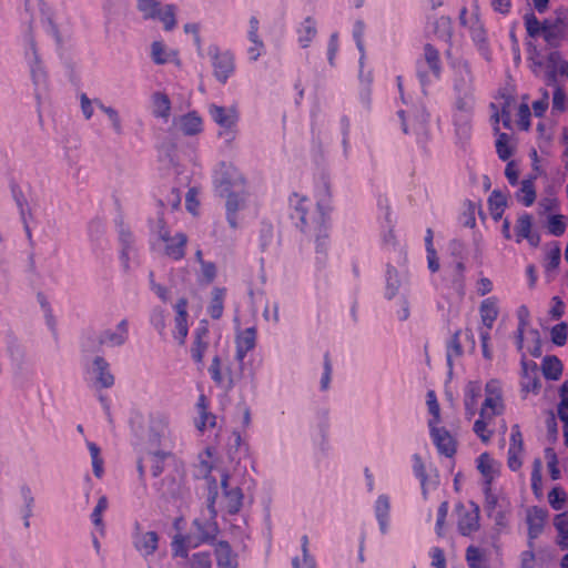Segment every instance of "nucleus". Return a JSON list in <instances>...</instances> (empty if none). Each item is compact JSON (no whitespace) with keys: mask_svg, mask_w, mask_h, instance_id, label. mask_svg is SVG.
<instances>
[{"mask_svg":"<svg viewBox=\"0 0 568 568\" xmlns=\"http://www.w3.org/2000/svg\"><path fill=\"white\" fill-rule=\"evenodd\" d=\"M329 197V195H327ZM290 205L293 207L292 217L298 220V226L305 234L314 235L317 260L323 262L326 257L328 241L329 199L323 197L317 201L316 209L310 210L308 197L293 193L290 197Z\"/></svg>","mask_w":568,"mask_h":568,"instance_id":"1","label":"nucleus"},{"mask_svg":"<svg viewBox=\"0 0 568 568\" xmlns=\"http://www.w3.org/2000/svg\"><path fill=\"white\" fill-rule=\"evenodd\" d=\"M214 184L219 194L226 197V220L232 229H236V213L246 200V181L233 164L223 162L214 173Z\"/></svg>","mask_w":568,"mask_h":568,"instance_id":"2","label":"nucleus"},{"mask_svg":"<svg viewBox=\"0 0 568 568\" xmlns=\"http://www.w3.org/2000/svg\"><path fill=\"white\" fill-rule=\"evenodd\" d=\"M503 386L499 379H489L485 385V398L479 408V417L475 420L473 430L485 444L489 443L494 430L488 425L497 416L505 413Z\"/></svg>","mask_w":568,"mask_h":568,"instance_id":"3","label":"nucleus"},{"mask_svg":"<svg viewBox=\"0 0 568 568\" xmlns=\"http://www.w3.org/2000/svg\"><path fill=\"white\" fill-rule=\"evenodd\" d=\"M136 7L144 20H159L165 31L175 28L176 7L174 4L162 6L158 0H136Z\"/></svg>","mask_w":568,"mask_h":568,"instance_id":"4","label":"nucleus"},{"mask_svg":"<svg viewBox=\"0 0 568 568\" xmlns=\"http://www.w3.org/2000/svg\"><path fill=\"white\" fill-rule=\"evenodd\" d=\"M456 526L464 537H470L480 529V508L473 500L455 505Z\"/></svg>","mask_w":568,"mask_h":568,"instance_id":"5","label":"nucleus"},{"mask_svg":"<svg viewBox=\"0 0 568 568\" xmlns=\"http://www.w3.org/2000/svg\"><path fill=\"white\" fill-rule=\"evenodd\" d=\"M416 71L422 85H427L433 80L440 79V54L439 51L433 44H425L423 57L416 61Z\"/></svg>","mask_w":568,"mask_h":568,"instance_id":"6","label":"nucleus"},{"mask_svg":"<svg viewBox=\"0 0 568 568\" xmlns=\"http://www.w3.org/2000/svg\"><path fill=\"white\" fill-rule=\"evenodd\" d=\"M207 53L212 60L214 77L219 82L225 84L235 71L233 53L230 51H221L216 45H210Z\"/></svg>","mask_w":568,"mask_h":568,"instance_id":"7","label":"nucleus"},{"mask_svg":"<svg viewBox=\"0 0 568 568\" xmlns=\"http://www.w3.org/2000/svg\"><path fill=\"white\" fill-rule=\"evenodd\" d=\"M217 497V493L214 491L209 497L207 510L210 513L209 519H195L194 526L197 530L196 542L202 544H211L215 540L219 534V526L215 520L216 518V509H215V500Z\"/></svg>","mask_w":568,"mask_h":568,"instance_id":"8","label":"nucleus"},{"mask_svg":"<svg viewBox=\"0 0 568 568\" xmlns=\"http://www.w3.org/2000/svg\"><path fill=\"white\" fill-rule=\"evenodd\" d=\"M149 437L153 444L173 447L170 418L166 414L156 412L150 415Z\"/></svg>","mask_w":568,"mask_h":568,"instance_id":"9","label":"nucleus"},{"mask_svg":"<svg viewBox=\"0 0 568 568\" xmlns=\"http://www.w3.org/2000/svg\"><path fill=\"white\" fill-rule=\"evenodd\" d=\"M209 113L213 121L221 128L219 134L226 135L227 140L234 138L239 113L235 108H224L216 104L209 106Z\"/></svg>","mask_w":568,"mask_h":568,"instance_id":"10","label":"nucleus"},{"mask_svg":"<svg viewBox=\"0 0 568 568\" xmlns=\"http://www.w3.org/2000/svg\"><path fill=\"white\" fill-rule=\"evenodd\" d=\"M159 237L164 243V254L173 261H181L185 256L187 236L183 232L174 235L163 225L159 230Z\"/></svg>","mask_w":568,"mask_h":568,"instance_id":"11","label":"nucleus"},{"mask_svg":"<svg viewBox=\"0 0 568 568\" xmlns=\"http://www.w3.org/2000/svg\"><path fill=\"white\" fill-rule=\"evenodd\" d=\"M430 439L439 455L453 458L457 452V439L439 424L428 427Z\"/></svg>","mask_w":568,"mask_h":568,"instance_id":"12","label":"nucleus"},{"mask_svg":"<svg viewBox=\"0 0 568 568\" xmlns=\"http://www.w3.org/2000/svg\"><path fill=\"white\" fill-rule=\"evenodd\" d=\"M132 542L135 550L144 558L152 556L159 547V535L155 531H142L140 524H135L132 535Z\"/></svg>","mask_w":568,"mask_h":568,"instance_id":"13","label":"nucleus"},{"mask_svg":"<svg viewBox=\"0 0 568 568\" xmlns=\"http://www.w3.org/2000/svg\"><path fill=\"white\" fill-rule=\"evenodd\" d=\"M229 474H223L221 477V487L223 490V508L230 515L237 514L243 506L244 495L240 487H231L229 484Z\"/></svg>","mask_w":568,"mask_h":568,"instance_id":"14","label":"nucleus"},{"mask_svg":"<svg viewBox=\"0 0 568 568\" xmlns=\"http://www.w3.org/2000/svg\"><path fill=\"white\" fill-rule=\"evenodd\" d=\"M524 438L518 424L513 425L508 448V467L513 471L520 469L523 465Z\"/></svg>","mask_w":568,"mask_h":568,"instance_id":"15","label":"nucleus"},{"mask_svg":"<svg viewBox=\"0 0 568 568\" xmlns=\"http://www.w3.org/2000/svg\"><path fill=\"white\" fill-rule=\"evenodd\" d=\"M548 511L544 508L534 506L527 510L528 526V546L534 547V540L537 539L544 530Z\"/></svg>","mask_w":568,"mask_h":568,"instance_id":"16","label":"nucleus"},{"mask_svg":"<svg viewBox=\"0 0 568 568\" xmlns=\"http://www.w3.org/2000/svg\"><path fill=\"white\" fill-rule=\"evenodd\" d=\"M480 326L478 329L487 328L490 333L499 315V300L496 296L484 298L479 305Z\"/></svg>","mask_w":568,"mask_h":568,"instance_id":"17","label":"nucleus"},{"mask_svg":"<svg viewBox=\"0 0 568 568\" xmlns=\"http://www.w3.org/2000/svg\"><path fill=\"white\" fill-rule=\"evenodd\" d=\"M129 338V323L122 320L114 329H105L99 336V345L106 347H119L125 344Z\"/></svg>","mask_w":568,"mask_h":568,"instance_id":"18","label":"nucleus"},{"mask_svg":"<svg viewBox=\"0 0 568 568\" xmlns=\"http://www.w3.org/2000/svg\"><path fill=\"white\" fill-rule=\"evenodd\" d=\"M256 328L247 327L237 333L235 338V358L242 365L247 353L256 345Z\"/></svg>","mask_w":568,"mask_h":568,"instance_id":"19","label":"nucleus"},{"mask_svg":"<svg viewBox=\"0 0 568 568\" xmlns=\"http://www.w3.org/2000/svg\"><path fill=\"white\" fill-rule=\"evenodd\" d=\"M568 34V27L562 19H556L550 22L548 20L544 21V40L545 42L552 47L557 48L560 45L561 41L566 39Z\"/></svg>","mask_w":568,"mask_h":568,"instance_id":"20","label":"nucleus"},{"mask_svg":"<svg viewBox=\"0 0 568 568\" xmlns=\"http://www.w3.org/2000/svg\"><path fill=\"white\" fill-rule=\"evenodd\" d=\"M209 348V329L199 326L194 332V341L191 346V357L200 369L204 366V355Z\"/></svg>","mask_w":568,"mask_h":568,"instance_id":"21","label":"nucleus"},{"mask_svg":"<svg viewBox=\"0 0 568 568\" xmlns=\"http://www.w3.org/2000/svg\"><path fill=\"white\" fill-rule=\"evenodd\" d=\"M516 242L520 243L527 240L531 246H537L540 242V236L532 233V217L529 213H523L518 216L515 225Z\"/></svg>","mask_w":568,"mask_h":568,"instance_id":"22","label":"nucleus"},{"mask_svg":"<svg viewBox=\"0 0 568 568\" xmlns=\"http://www.w3.org/2000/svg\"><path fill=\"white\" fill-rule=\"evenodd\" d=\"M27 40L33 55V60L30 62V72L33 84L36 87V92H38L42 87L44 88L47 84V73L39 60L36 41L31 31L28 33ZM39 93H37V95Z\"/></svg>","mask_w":568,"mask_h":568,"instance_id":"23","label":"nucleus"},{"mask_svg":"<svg viewBox=\"0 0 568 568\" xmlns=\"http://www.w3.org/2000/svg\"><path fill=\"white\" fill-rule=\"evenodd\" d=\"M209 374L216 386L226 390L232 389L235 384V377L231 371L227 369L226 373L222 372L221 358L219 355H215L212 358V363L209 367Z\"/></svg>","mask_w":568,"mask_h":568,"instance_id":"24","label":"nucleus"},{"mask_svg":"<svg viewBox=\"0 0 568 568\" xmlns=\"http://www.w3.org/2000/svg\"><path fill=\"white\" fill-rule=\"evenodd\" d=\"M196 409L199 417L195 420L196 428L203 433L207 428L216 425V416L209 410V400L205 395L201 394L197 398Z\"/></svg>","mask_w":568,"mask_h":568,"instance_id":"25","label":"nucleus"},{"mask_svg":"<svg viewBox=\"0 0 568 568\" xmlns=\"http://www.w3.org/2000/svg\"><path fill=\"white\" fill-rule=\"evenodd\" d=\"M120 262L125 272L130 270V255L133 252L134 239L129 229L121 223L119 226Z\"/></svg>","mask_w":568,"mask_h":568,"instance_id":"26","label":"nucleus"},{"mask_svg":"<svg viewBox=\"0 0 568 568\" xmlns=\"http://www.w3.org/2000/svg\"><path fill=\"white\" fill-rule=\"evenodd\" d=\"M93 374L100 387L110 388L114 385V376L110 371V364L102 356L93 359Z\"/></svg>","mask_w":568,"mask_h":568,"instance_id":"27","label":"nucleus"},{"mask_svg":"<svg viewBox=\"0 0 568 568\" xmlns=\"http://www.w3.org/2000/svg\"><path fill=\"white\" fill-rule=\"evenodd\" d=\"M523 368V390L526 393H537L540 388V383L536 377L537 364L535 362H527L525 355L521 358Z\"/></svg>","mask_w":568,"mask_h":568,"instance_id":"28","label":"nucleus"},{"mask_svg":"<svg viewBox=\"0 0 568 568\" xmlns=\"http://www.w3.org/2000/svg\"><path fill=\"white\" fill-rule=\"evenodd\" d=\"M219 568H239L237 555L233 552L227 541H220L215 548Z\"/></svg>","mask_w":568,"mask_h":568,"instance_id":"29","label":"nucleus"},{"mask_svg":"<svg viewBox=\"0 0 568 568\" xmlns=\"http://www.w3.org/2000/svg\"><path fill=\"white\" fill-rule=\"evenodd\" d=\"M180 131L184 135H196L203 131L202 118L195 111H191L179 119Z\"/></svg>","mask_w":568,"mask_h":568,"instance_id":"30","label":"nucleus"},{"mask_svg":"<svg viewBox=\"0 0 568 568\" xmlns=\"http://www.w3.org/2000/svg\"><path fill=\"white\" fill-rule=\"evenodd\" d=\"M480 396V385L477 382H469L464 394L465 413L469 419L474 417L477 412V400Z\"/></svg>","mask_w":568,"mask_h":568,"instance_id":"31","label":"nucleus"},{"mask_svg":"<svg viewBox=\"0 0 568 568\" xmlns=\"http://www.w3.org/2000/svg\"><path fill=\"white\" fill-rule=\"evenodd\" d=\"M297 41L302 48H308L317 34L316 21L312 17H306L296 29Z\"/></svg>","mask_w":568,"mask_h":568,"instance_id":"32","label":"nucleus"},{"mask_svg":"<svg viewBox=\"0 0 568 568\" xmlns=\"http://www.w3.org/2000/svg\"><path fill=\"white\" fill-rule=\"evenodd\" d=\"M226 297L225 287H214L211 292V301L207 305L206 312L213 320H220L224 311V301Z\"/></svg>","mask_w":568,"mask_h":568,"instance_id":"33","label":"nucleus"},{"mask_svg":"<svg viewBox=\"0 0 568 568\" xmlns=\"http://www.w3.org/2000/svg\"><path fill=\"white\" fill-rule=\"evenodd\" d=\"M375 516L382 534H386L389 523L390 503L386 495H379L374 506Z\"/></svg>","mask_w":568,"mask_h":568,"instance_id":"34","label":"nucleus"},{"mask_svg":"<svg viewBox=\"0 0 568 568\" xmlns=\"http://www.w3.org/2000/svg\"><path fill=\"white\" fill-rule=\"evenodd\" d=\"M477 469L480 471L485 479V484L487 489L489 487L496 476L495 460L490 457L488 453H483L477 458Z\"/></svg>","mask_w":568,"mask_h":568,"instance_id":"35","label":"nucleus"},{"mask_svg":"<svg viewBox=\"0 0 568 568\" xmlns=\"http://www.w3.org/2000/svg\"><path fill=\"white\" fill-rule=\"evenodd\" d=\"M199 544L193 540L191 536L175 535L171 547L173 557H181L186 559L189 557V550L197 547Z\"/></svg>","mask_w":568,"mask_h":568,"instance_id":"36","label":"nucleus"},{"mask_svg":"<svg viewBox=\"0 0 568 568\" xmlns=\"http://www.w3.org/2000/svg\"><path fill=\"white\" fill-rule=\"evenodd\" d=\"M153 115L168 121L171 114V101L168 94L155 92L152 94Z\"/></svg>","mask_w":568,"mask_h":568,"instance_id":"37","label":"nucleus"},{"mask_svg":"<svg viewBox=\"0 0 568 568\" xmlns=\"http://www.w3.org/2000/svg\"><path fill=\"white\" fill-rule=\"evenodd\" d=\"M506 206V196L499 191H493L488 197V209L494 221H499L503 217Z\"/></svg>","mask_w":568,"mask_h":568,"instance_id":"38","label":"nucleus"},{"mask_svg":"<svg viewBox=\"0 0 568 568\" xmlns=\"http://www.w3.org/2000/svg\"><path fill=\"white\" fill-rule=\"evenodd\" d=\"M541 368L545 378L557 381L562 373V363L558 357L548 355L544 357Z\"/></svg>","mask_w":568,"mask_h":568,"instance_id":"39","label":"nucleus"},{"mask_svg":"<svg viewBox=\"0 0 568 568\" xmlns=\"http://www.w3.org/2000/svg\"><path fill=\"white\" fill-rule=\"evenodd\" d=\"M486 510L488 516L495 520L496 525L504 526L506 524L508 511L506 509H503L501 506L498 505L497 496H487Z\"/></svg>","mask_w":568,"mask_h":568,"instance_id":"40","label":"nucleus"},{"mask_svg":"<svg viewBox=\"0 0 568 568\" xmlns=\"http://www.w3.org/2000/svg\"><path fill=\"white\" fill-rule=\"evenodd\" d=\"M308 542L307 535H303L301 538L302 559L298 557L293 558V568H316V561L308 551Z\"/></svg>","mask_w":568,"mask_h":568,"instance_id":"41","label":"nucleus"},{"mask_svg":"<svg viewBox=\"0 0 568 568\" xmlns=\"http://www.w3.org/2000/svg\"><path fill=\"white\" fill-rule=\"evenodd\" d=\"M516 199L524 206H531L536 200V189L531 180H524L516 193Z\"/></svg>","mask_w":568,"mask_h":568,"instance_id":"42","label":"nucleus"},{"mask_svg":"<svg viewBox=\"0 0 568 568\" xmlns=\"http://www.w3.org/2000/svg\"><path fill=\"white\" fill-rule=\"evenodd\" d=\"M217 275V267L214 262L207 261L200 265V271L196 274V282L201 286L210 285L214 282Z\"/></svg>","mask_w":568,"mask_h":568,"instance_id":"43","label":"nucleus"},{"mask_svg":"<svg viewBox=\"0 0 568 568\" xmlns=\"http://www.w3.org/2000/svg\"><path fill=\"white\" fill-rule=\"evenodd\" d=\"M495 145L498 158L501 161H508L514 153L511 136L504 132L498 133Z\"/></svg>","mask_w":568,"mask_h":568,"instance_id":"44","label":"nucleus"},{"mask_svg":"<svg viewBox=\"0 0 568 568\" xmlns=\"http://www.w3.org/2000/svg\"><path fill=\"white\" fill-rule=\"evenodd\" d=\"M108 507H109L108 498H106V496L103 495L98 499V503L91 514L92 524L101 532V535H103L104 530H105V526L103 523V514L108 509Z\"/></svg>","mask_w":568,"mask_h":568,"instance_id":"45","label":"nucleus"},{"mask_svg":"<svg viewBox=\"0 0 568 568\" xmlns=\"http://www.w3.org/2000/svg\"><path fill=\"white\" fill-rule=\"evenodd\" d=\"M168 460H175V456L170 450H156L152 454V475L160 476L164 470V464Z\"/></svg>","mask_w":568,"mask_h":568,"instance_id":"46","label":"nucleus"},{"mask_svg":"<svg viewBox=\"0 0 568 568\" xmlns=\"http://www.w3.org/2000/svg\"><path fill=\"white\" fill-rule=\"evenodd\" d=\"M465 557L469 568H487L486 557L480 548L473 545L467 547Z\"/></svg>","mask_w":568,"mask_h":568,"instance_id":"47","label":"nucleus"},{"mask_svg":"<svg viewBox=\"0 0 568 568\" xmlns=\"http://www.w3.org/2000/svg\"><path fill=\"white\" fill-rule=\"evenodd\" d=\"M471 116L473 114L456 113L454 112L453 121L456 133L463 138H468L471 130Z\"/></svg>","mask_w":568,"mask_h":568,"instance_id":"48","label":"nucleus"},{"mask_svg":"<svg viewBox=\"0 0 568 568\" xmlns=\"http://www.w3.org/2000/svg\"><path fill=\"white\" fill-rule=\"evenodd\" d=\"M87 447L91 456L93 474L95 477L101 478L104 470L100 447L93 442H87Z\"/></svg>","mask_w":568,"mask_h":568,"instance_id":"49","label":"nucleus"},{"mask_svg":"<svg viewBox=\"0 0 568 568\" xmlns=\"http://www.w3.org/2000/svg\"><path fill=\"white\" fill-rule=\"evenodd\" d=\"M186 559V568H212V557L209 551L194 552Z\"/></svg>","mask_w":568,"mask_h":568,"instance_id":"50","label":"nucleus"},{"mask_svg":"<svg viewBox=\"0 0 568 568\" xmlns=\"http://www.w3.org/2000/svg\"><path fill=\"white\" fill-rule=\"evenodd\" d=\"M413 471L416 478L419 479L424 498H427L428 477L426 474L425 465L418 455L414 456Z\"/></svg>","mask_w":568,"mask_h":568,"instance_id":"51","label":"nucleus"},{"mask_svg":"<svg viewBox=\"0 0 568 568\" xmlns=\"http://www.w3.org/2000/svg\"><path fill=\"white\" fill-rule=\"evenodd\" d=\"M427 407L432 417L428 419V427L440 423V407L434 390L427 393Z\"/></svg>","mask_w":568,"mask_h":568,"instance_id":"52","label":"nucleus"},{"mask_svg":"<svg viewBox=\"0 0 568 568\" xmlns=\"http://www.w3.org/2000/svg\"><path fill=\"white\" fill-rule=\"evenodd\" d=\"M524 22L529 37L537 38L540 34L544 36V22L541 23L534 12L526 13Z\"/></svg>","mask_w":568,"mask_h":568,"instance_id":"53","label":"nucleus"},{"mask_svg":"<svg viewBox=\"0 0 568 568\" xmlns=\"http://www.w3.org/2000/svg\"><path fill=\"white\" fill-rule=\"evenodd\" d=\"M434 32L438 38L449 41L453 34L450 18L445 16L439 17L435 21Z\"/></svg>","mask_w":568,"mask_h":568,"instance_id":"54","label":"nucleus"},{"mask_svg":"<svg viewBox=\"0 0 568 568\" xmlns=\"http://www.w3.org/2000/svg\"><path fill=\"white\" fill-rule=\"evenodd\" d=\"M459 334H460L459 331L455 332L447 344L446 357H447V364L449 367L453 366V358L459 357L463 354V347L460 345Z\"/></svg>","mask_w":568,"mask_h":568,"instance_id":"55","label":"nucleus"},{"mask_svg":"<svg viewBox=\"0 0 568 568\" xmlns=\"http://www.w3.org/2000/svg\"><path fill=\"white\" fill-rule=\"evenodd\" d=\"M151 57L156 64H164L171 61V53L166 51V48L162 41H154L152 43Z\"/></svg>","mask_w":568,"mask_h":568,"instance_id":"56","label":"nucleus"},{"mask_svg":"<svg viewBox=\"0 0 568 568\" xmlns=\"http://www.w3.org/2000/svg\"><path fill=\"white\" fill-rule=\"evenodd\" d=\"M364 33H365V24L362 20H357L353 27V38L355 40L356 47L361 52L359 62L363 64L365 58V49H364Z\"/></svg>","mask_w":568,"mask_h":568,"instance_id":"57","label":"nucleus"},{"mask_svg":"<svg viewBox=\"0 0 568 568\" xmlns=\"http://www.w3.org/2000/svg\"><path fill=\"white\" fill-rule=\"evenodd\" d=\"M548 501L554 510H561L567 501V494L560 487H554L548 493Z\"/></svg>","mask_w":568,"mask_h":568,"instance_id":"58","label":"nucleus"},{"mask_svg":"<svg viewBox=\"0 0 568 568\" xmlns=\"http://www.w3.org/2000/svg\"><path fill=\"white\" fill-rule=\"evenodd\" d=\"M531 489L536 497L541 496L542 475H541V460L535 459L531 470Z\"/></svg>","mask_w":568,"mask_h":568,"instance_id":"59","label":"nucleus"},{"mask_svg":"<svg viewBox=\"0 0 568 568\" xmlns=\"http://www.w3.org/2000/svg\"><path fill=\"white\" fill-rule=\"evenodd\" d=\"M548 232L554 236H561L566 231L565 216L561 214L551 215L547 223Z\"/></svg>","mask_w":568,"mask_h":568,"instance_id":"60","label":"nucleus"},{"mask_svg":"<svg viewBox=\"0 0 568 568\" xmlns=\"http://www.w3.org/2000/svg\"><path fill=\"white\" fill-rule=\"evenodd\" d=\"M551 341L557 346H562L567 342L568 326L565 322L556 324L550 331Z\"/></svg>","mask_w":568,"mask_h":568,"instance_id":"61","label":"nucleus"},{"mask_svg":"<svg viewBox=\"0 0 568 568\" xmlns=\"http://www.w3.org/2000/svg\"><path fill=\"white\" fill-rule=\"evenodd\" d=\"M448 515V503L443 501L437 509V518L435 525V532L438 537L445 536V524Z\"/></svg>","mask_w":568,"mask_h":568,"instance_id":"62","label":"nucleus"},{"mask_svg":"<svg viewBox=\"0 0 568 568\" xmlns=\"http://www.w3.org/2000/svg\"><path fill=\"white\" fill-rule=\"evenodd\" d=\"M540 99L532 102L531 109L536 118H542L549 106V93L546 89L540 90Z\"/></svg>","mask_w":568,"mask_h":568,"instance_id":"63","label":"nucleus"},{"mask_svg":"<svg viewBox=\"0 0 568 568\" xmlns=\"http://www.w3.org/2000/svg\"><path fill=\"white\" fill-rule=\"evenodd\" d=\"M567 94L560 85H556L552 93V112H562L567 108Z\"/></svg>","mask_w":568,"mask_h":568,"instance_id":"64","label":"nucleus"}]
</instances>
